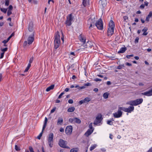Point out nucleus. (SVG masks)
Instances as JSON below:
<instances>
[{"instance_id":"nucleus-1","label":"nucleus","mask_w":152,"mask_h":152,"mask_svg":"<svg viewBox=\"0 0 152 152\" xmlns=\"http://www.w3.org/2000/svg\"><path fill=\"white\" fill-rule=\"evenodd\" d=\"M60 45V36L59 32L57 31L55 34L54 39V48H58Z\"/></svg>"},{"instance_id":"nucleus-2","label":"nucleus","mask_w":152,"mask_h":152,"mask_svg":"<svg viewBox=\"0 0 152 152\" xmlns=\"http://www.w3.org/2000/svg\"><path fill=\"white\" fill-rule=\"evenodd\" d=\"M96 21V19L94 15L91 16L88 20V25L89 26V28L90 30H92V28L94 27L95 22Z\"/></svg>"},{"instance_id":"nucleus-3","label":"nucleus","mask_w":152,"mask_h":152,"mask_svg":"<svg viewBox=\"0 0 152 152\" xmlns=\"http://www.w3.org/2000/svg\"><path fill=\"white\" fill-rule=\"evenodd\" d=\"M143 101L142 99H137L134 100L130 101L126 103V104L131 106H137L141 104Z\"/></svg>"},{"instance_id":"nucleus-4","label":"nucleus","mask_w":152,"mask_h":152,"mask_svg":"<svg viewBox=\"0 0 152 152\" xmlns=\"http://www.w3.org/2000/svg\"><path fill=\"white\" fill-rule=\"evenodd\" d=\"M34 32H32V33L31 34V35L28 36V37L27 41H24L23 45L24 47L26 46L27 44L29 45L32 44L34 39Z\"/></svg>"},{"instance_id":"nucleus-5","label":"nucleus","mask_w":152,"mask_h":152,"mask_svg":"<svg viewBox=\"0 0 152 152\" xmlns=\"http://www.w3.org/2000/svg\"><path fill=\"white\" fill-rule=\"evenodd\" d=\"M122 109L121 107L119 106L118 111L117 112L113 113V115L115 118H118L121 117L122 115Z\"/></svg>"},{"instance_id":"nucleus-6","label":"nucleus","mask_w":152,"mask_h":152,"mask_svg":"<svg viewBox=\"0 0 152 152\" xmlns=\"http://www.w3.org/2000/svg\"><path fill=\"white\" fill-rule=\"evenodd\" d=\"M74 17L71 14H69L67 17V20L66 22V24L68 26H70L72 24V22L74 21Z\"/></svg>"},{"instance_id":"nucleus-7","label":"nucleus","mask_w":152,"mask_h":152,"mask_svg":"<svg viewBox=\"0 0 152 152\" xmlns=\"http://www.w3.org/2000/svg\"><path fill=\"white\" fill-rule=\"evenodd\" d=\"M48 142L49 146L52 147L53 145V134L52 133H50L48 136Z\"/></svg>"},{"instance_id":"nucleus-8","label":"nucleus","mask_w":152,"mask_h":152,"mask_svg":"<svg viewBox=\"0 0 152 152\" xmlns=\"http://www.w3.org/2000/svg\"><path fill=\"white\" fill-rule=\"evenodd\" d=\"M121 107L122 109V111L129 113H131L132 112H133L134 110V107L132 106H130L127 108L123 107Z\"/></svg>"},{"instance_id":"nucleus-9","label":"nucleus","mask_w":152,"mask_h":152,"mask_svg":"<svg viewBox=\"0 0 152 152\" xmlns=\"http://www.w3.org/2000/svg\"><path fill=\"white\" fill-rule=\"evenodd\" d=\"M95 26L99 30H102L103 28V24L101 19H99L95 24Z\"/></svg>"},{"instance_id":"nucleus-10","label":"nucleus","mask_w":152,"mask_h":152,"mask_svg":"<svg viewBox=\"0 0 152 152\" xmlns=\"http://www.w3.org/2000/svg\"><path fill=\"white\" fill-rule=\"evenodd\" d=\"M79 39L80 41L83 43V45H81V46L80 49H79V50H82L83 49V45H84L85 44V43L86 42V39L85 37L83 36H82V35L80 34V35L79 36Z\"/></svg>"},{"instance_id":"nucleus-11","label":"nucleus","mask_w":152,"mask_h":152,"mask_svg":"<svg viewBox=\"0 0 152 152\" xmlns=\"http://www.w3.org/2000/svg\"><path fill=\"white\" fill-rule=\"evenodd\" d=\"M47 121H48L47 118L46 117L45 118V120L44 122V125L43 126L42 132L41 133H40L39 135L37 137V138L38 139H39V140L40 139L41 136H42L43 132L46 126Z\"/></svg>"},{"instance_id":"nucleus-12","label":"nucleus","mask_w":152,"mask_h":152,"mask_svg":"<svg viewBox=\"0 0 152 152\" xmlns=\"http://www.w3.org/2000/svg\"><path fill=\"white\" fill-rule=\"evenodd\" d=\"M67 142L66 141H64L62 139H60L59 140V144L61 147L64 148H66V145Z\"/></svg>"},{"instance_id":"nucleus-13","label":"nucleus","mask_w":152,"mask_h":152,"mask_svg":"<svg viewBox=\"0 0 152 152\" xmlns=\"http://www.w3.org/2000/svg\"><path fill=\"white\" fill-rule=\"evenodd\" d=\"M93 47V45L92 42L90 41H88L86 43V44H85L83 48V49L84 48H92Z\"/></svg>"},{"instance_id":"nucleus-14","label":"nucleus","mask_w":152,"mask_h":152,"mask_svg":"<svg viewBox=\"0 0 152 152\" xmlns=\"http://www.w3.org/2000/svg\"><path fill=\"white\" fill-rule=\"evenodd\" d=\"M102 117V115L101 114L98 115L96 117V119L94 122V124L97 125L100 123L101 121Z\"/></svg>"},{"instance_id":"nucleus-15","label":"nucleus","mask_w":152,"mask_h":152,"mask_svg":"<svg viewBox=\"0 0 152 152\" xmlns=\"http://www.w3.org/2000/svg\"><path fill=\"white\" fill-rule=\"evenodd\" d=\"M72 131V127L71 126H67L65 132L66 134L70 135Z\"/></svg>"},{"instance_id":"nucleus-16","label":"nucleus","mask_w":152,"mask_h":152,"mask_svg":"<svg viewBox=\"0 0 152 152\" xmlns=\"http://www.w3.org/2000/svg\"><path fill=\"white\" fill-rule=\"evenodd\" d=\"M114 28H108L107 32V35L108 36H111L113 34Z\"/></svg>"},{"instance_id":"nucleus-17","label":"nucleus","mask_w":152,"mask_h":152,"mask_svg":"<svg viewBox=\"0 0 152 152\" xmlns=\"http://www.w3.org/2000/svg\"><path fill=\"white\" fill-rule=\"evenodd\" d=\"M33 23L32 22H31L29 23L28 27V29L29 31V32H31V33H32V32H34L33 31Z\"/></svg>"},{"instance_id":"nucleus-18","label":"nucleus","mask_w":152,"mask_h":152,"mask_svg":"<svg viewBox=\"0 0 152 152\" xmlns=\"http://www.w3.org/2000/svg\"><path fill=\"white\" fill-rule=\"evenodd\" d=\"M109 27L112 28H114L115 24L114 22L112 20H110L109 23Z\"/></svg>"},{"instance_id":"nucleus-19","label":"nucleus","mask_w":152,"mask_h":152,"mask_svg":"<svg viewBox=\"0 0 152 152\" xmlns=\"http://www.w3.org/2000/svg\"><path fill=\"white\" fill-rule=\"evenodd\" d=\"M93 130H91L90 129H88L85 133V135L86 136L88 137L93 132Z\"/></svg>"},{"instance_id":"nucleus-20","label":"nucleus","mask_w":152,"mask_h":152,"mask_svg":"<svg viewBox=\"0 0 152 152\" xmlns=\"http://www.w3.org/2000/svg\"><path fill=\"white\" fill-rule=\"evenodd\" d=\"M148 28L146 27H144V28L142 30V31L143 32L142 34V35L143 36H146L147 35L148 33L147 32L148 30Z\"/></svg>"},{"instance_id":"nucleus-21","label":"nucleus","mask_w":152,"mask_h":152,"mask_svg":"<svg viewBox=\"0 0 152 152\" xmlns=\"http://www.w3.org/2000/svg\"><path fill=\"white\" fill-rule=\"evenodd\" d=\"M126 50V47L122 48H121L120 50L118 52V53H124Z\"/></svg>"},{"instance_id":"nucleus-22","label":"nucleus","mask_w":152,"mask_h":152,"mask_svg":"<svg viewBox=\"0 0 152 152\" xmlns=\"http://www.w3.org/2000/svg\"><path fill=\"white\" fill-rule=\"evenodd\" d=\"M54 87V85H51L50 86H49V87H48L46 89V91L48 92L50 91L51 90L53 89Z\"/></svg>"},{"instance_id":"nucleus-23","label":"nucleus","mask_w":152,"mask_h":152,"mask_svg":"<svg viewBox=\"0 0 152 152\" xmlns=\"http://www.w3.org/2000/svg\"><path fill=\"white\" fill-rule=\"evenodd\" d=\"M63 122V119L62 118H59L58 120L57 124L58 125H61L62 124Z\"/></svg>"},{"instance_id":"nucleus-24","label":"nucleus","mask_w":152,"mask_h":152,"mask_svg":"<svg viewBox=\"0 0 152 152\" xmlns=\"http://www.w3.org/2000/svg\"><path fill=\"white\" fill-rule=\"evenodd\" d=\"M75 110V108L73 107H72L68 109L67 111L69 112H72Z\"/></svg>"},{"instance_id":"nucleus-25","label":"nucleus","mask_w":152,"mask_h":152,"mask_svg":"<svg viewBox=\"0 0 152 152\" xmlns=\"http://www.w3.org/2000/svg\"><path fill=\"white\" fill-rule=\"evenodd\" d=\"M97 144H94L92 145L91 146L90 148V151H92L95 149L97 146Z\"/></svg>"},{"instance_id":"nucleus-26","label":"nucleus","mask_w":152,"mask_h":152,"mask_svg":"<svg viewBox=\"0 0 152 152\" xmlns=\"http://www.w3.org/2000/svg\"><path fill=\"white\" fill-rule=\"evenodd\" d=\"M109 95V94L108 92H105L103 96L104 98L106 99L108 98Z\"/></svg>"},{"instance_id":"nucleus-27","label":"nucleus","mask_w":152,"mask_h":152,"mask_svg":"<svg viewBox=\"0 0 152 152\" xmlns=\"http://www.w3.org/2000/svg\"><path fill=\"white\" fill-rule=\"evenodd\" d=\"M81 121L80 119L77 118H75V123L80 124L81 123Z\"/></svg>"},{"instance_id":"nucleus-28","label":"nucleus","mask_w":152,"mask_h":152,"mask_svg":"<svg viewBox=\"0 0 152 152\" xmlns=\"http://www.w3.org/2000/svg\"><path fill=\"white\" fill-rule=\"evenodd\" d=\"M83 100L85 103L88 102L91 100L90 98L88 97L86 98Z\"/></svg>"},{"instance_id":"nucleus-29","label":"nucleus","mask_w":152,"mask_h":152,"mask_svg":"<svg viewBox=\"0 0 152 152\" xmlns=\"http://www.w3.org/2000/svg\"><path fill=\"white\" fill-rule=\"evenodd\" d=\"M75 118H70L69 119V122L71 123H75Z\"/></svg>"},{"instance_id":"nucleus-30","label":"nucleus","mask_w":152,"mask_h":152,"mask_svg":"<svg viewBox=\"0 0 152 152\" xmlns=\"http://www.w3.org/2000/svg\"><path fill=\"white\" fill-rule=\"evenodd\" d=\"M125 67L124 64H122L119 65L117 67V69H121L123 67Z\"/></svg>"},{"instance_id":"nucleus-31","label":"nucleus","mask_w":152,"mask_h":152,"mask_svg":"<svg viewBox=\"0 0 152 152\" xmlns=\"http://www.w3.org/2000/svg\"><path fill=\"white\" fill-rule=\"evenodd\" d=\"M87 0H83L82 4L85 7H86L87 5Z\"/></svg>"},{"instance_id":"nucleus-32","label":"nucleus","mask_w":152,"mask_h":152,"mask_svg":"<svg viewBox=\"0 0 152 152\" xmlns=\"http://www.w3.org/2000/svg\"><path fill=\"white\" fill-rule=\"evenodd\" d=\"M107 124L110 125H112L113 124V123L112 122V120H110L107 121Z\"/></svg>"},{"instance_id":"nucleus-33","label":"nucleus","mask_w":152,"mask_h":152,"mask_svg":"<svg viewBox=\"0 0 152 152\" xmlns=\"http://www.w3.org/2000/svg\"><path fill=\"white\" fill-rule=\"evenodd\" d=\"M1 10L4 13H6L7 11V9L4 8H0Z\"/></svg>"},{"instance_id":"nucleus-34","label":"nucleus","mask_w":152,"mask_h":152,"mask_svg":"<svg viewBox=\"0 0 152 152\" xmlns=\"http://www.w3.org/2000/svg\"><path fill=\"white\" fill-rule=\"evenodd\" d=\"M78 149L77 148L72 149L70 150V152H77Z\"/></svg>"},{"instance_id":"nucleus-35","label":"nucleus","mask_w":152,"mask_h":152,"mask_svg":"<svg viewBox=\"0 0 152 152\" xmlns=\"http://www.w3.org/2000/svg\"><path fill=\"white\" fill-rule=\"evenodd\" d=\"M15 149L17 151H19L20 150V147L17 145H15Z\"/></svg>"},{"instance_id":"nucleus-36","label":"nucleus","mask_w":152,"mask_h":152,"mask_svg":"<svg viewBox=\"0 0 152 152\" xmlns=\"http://www.w3.org/2000/svg\"><path fill=\"white\" fill-rule=\"evenodd\" d=\"M9 4V0H6L5 2V5L6 6H8Z\"/></svg>"},{"instance_id":"nucleus-37","label":"nucleus","mask_w":152,"mask_h":152,"mask_svg":"<svg viewBox=\"0 0 152 152\" xmlns=\"http://www.w3.org/2000/svg\"><path fill=\"white\" fill-rule=\"evenodd\" d=\"M9 40L8 39H7L4 40V41H3L2 42V43H4V44H5L7 42L9 41Z\"/></svg>"},{"instance_id":"nucleus-38","label":"nucleus","mask_w":152,"mask_h":152,"mask_svg":"<svg viewBox=\"0 0 152 152\" xmlns=\"http://www.w3.org/2000/svg\"><path fill=\"white\" fill-rule=\"evenodd\" d=\"M72 56H75V53L74 52H72L70 53V54H69V57H72Z\"/></svg>"},{"instance_id":"nucleus-39","label":"nucleus","mask_w":152,"mask_h":152,"mask_svg":"<svg viewBox=\"0 0 152 152\" xmlns=\"http://www.w3.org/2000/svg\"><path fill=\"white\" fill-rule=\"evenodd\" d=\"M89 128L91 129L92 130H93V126H92V123H91L89 125Z\"/></svg>"},{"instance_id":"nucleus-40","label":"nucleus","mask_w":152,"mask_h":152,"mask_svg":"<svg viewBox=\"0 0 152 152\" xmlns=\"http://www.w3.org/2000/svg\"><path fill=\"white\" fill-rule=\"evenodd\" d=\"M139 39V38L138 37H137L135 39L134 41V42L135 43H137L138 42V40Z\"/></svg>"},{"instance_id":"nucleus-41","label":"nucleus","mask_w":152,"mask_h":152,"mask_svg":"<svg viewBox=\"0 0 152 152\" xmlns=\"http://www.w3.org/2000/svg\"><path fill=\"white\" fill-rule=\"evenodd\" d=\"M29 149L30 152H34L33 150V148L31 146L29 147Z\"/></svg>"},{"instance_id":"nucleus-42","label":"nucleus","mask_w":152,"mask_h":152,"mask_svg":"<svg viewBox=\"0 0 152 152\" xmlns=\"http://www.w3.org/2000/svg\"><path fill=\"white\" fill-rule=\"evenodd\" d=\"M11 10H8L7 12V14L8 16H10L11 14H12V12L11 11Z\"/></svg>"},{"instance_id":"nucleus-43","label":"nucleus","mask_w":152,"mask_h":152,"mask_svg":"<svg viewBox=\"0 0 152 152\" xmlns=\"http://www.w3.org/2000/svg\"><path fill=\"white\" fill-rule=\"evenodd\" d=\"M134 55H127L126 56V57L128 58H130L131 57L133 56Z\"/></svg>"},{"instance_id":"nucleus-44","label":"nucleus","mask_w":152,"mask_h":152,"mask_svg":"<svg viewBox=\"0 0 152 152\" xmlns=\"http://www.w3.org/2000/svg\"><path fill=\"white\" fill-rule=\"evenodd\" d=\"M64 92L61 93L60 95L59 96L58 98L60 99L61 97L62 96L64 95Z\"/></svg>"},{"instance_id":"nucleus-45","label":"nucleus","mask_w":152,"mask_h":152,"mask_svg":"<svg viewBox=\"0 0 152 152\" xmlns=\"http://www.w3.org/2000/svg\"><path fill=\"white\" fill-rule=\"evenodd\" d=\"M13 7L11 5H10L8 7V10H12Z\"/></svg>"},{"instance_id":"nucleus-46","label":"nucleus","mask_w":152,"mask_h":152,"mask_svg":"<svg viewBox=\"0 0 152 152\" xmlns=\"http://www.w3.org/2000/svg\"><path fill=\"white\" fill-rule=\"evenodd\" d=\"M33 57H32L29 60V63H32L33 61Z\"/></svg>"},{"instance_id":"nucleus-47","label":"nucleus","mask_w":152,"mask_h":152,"mask_svg":"<svg viewBox=\"0 0 152 152\" xmlns=\"http://www.w3.org/2000/svg\"><path fill=\"white\" fill-rule=\"evenodd\" d=\"M7 50V48H5L2 49L1 50L3 52H4L6 51Z\"/></svg>"},{"instance_id":"nucleus-48","label":"nucleus","mask_w":152,"mask_h":152,"mask_svg":"<svg viewBox=\"0 0 152 152\" xmlns=\"http://www.w3.org/2000/svg\"><path fill=\"white\" fill-rule=\"evenodd\" d=\"M56 107H54L50 111V113H53L56 110Z\"/></svg>"},{"instance_id":"nucleus-49","label":"nucleus","mask_w":152,"mask_h":152,"mask_svg":"<svg viewBox=\"0 0 152 152\" xmlns=\"http://www.w3.org/2000/svg\"><path fill=\"white\" fill-rule=\"evenodd\" d=\"M68 102L69 104H72L73 102V101L72 99H69L68 100Z\"/></svg>"},{"instance_id":"nucleus-50","label":"nucleus","mask_w":152,"mask_h":152,"mask_svg":"<svg viewBox=\"0 0 152 152\" xmlns=\"http://www.w3.org/2000/svg\"><path fill=\"white\" fill-rule=\"evenodd\" d=\"M152 16V11H150L148 15V17H150V18Z\"/></svg>"},{"instance_id":"nucleus-51","label":"nucleus","mask_w":152,"mask_h":152,"mask_svg":"<svg viewBox=\"0 0 152 152\" xmlns=\"http://www.w3.org/2000/svg\"><path fill=\"white\" fill-rule=\"evenodd\" d=\"M79 103L80 105H81L83 103H85L84 102V100H82L80 101L79 102Z\"/></svg>"},{"instance_id":"nucleus-52","label":"nucleus","mask_w":152,"mask_h":152,"mask_svg":"<svg viewBox=\"0 0 152 152\" xmlns=\"http://www.w3.org/2000/svg\"><path fill=\"white\" fill-rule=\"evenodd\" d=\"M14 33H12L11 35L10 36V37L7 38L9 40H10V39L11 38V37H13V36H14Z\"/></svg>"},{"instance_id":"nucleus-53","label":"nucleus","mask_w":152,"mask_h":152,"mask_svg":"<svg viewBox=\"0 0 152 152\" xmlns=\"http://www.w3.org/2000/svg\"><path fill=\"white\" fill-rule=\"evenodd\" d=\"M91 86V84L90 83H85L84 85V86H85V87H86V86Z\"/></svg>"},{"instance_id":"nucleus-54","label":"nucleus","mask_w":152,"mask_h":152,"mask_svg":"<svg viewBox=\"0 0 152 152\" xmlns=\"http://www.w3.org/2000/svg\"><path fill=\"white\" fill-rule=\"evenodd\" d=\"M101 3H102V4L103 6L104 7V6H105L106 5V4L105 3V1H104V3H103V1L102 0H101Z\"/></svg>"},{"instance_id":"nucleus-55","label":"nucleus","mask_w":152,"mask_h":152,"mask_svg":"<svg viewBox=\"0 0 152 152\" xmlns=\"http://www.w3.org/2000/svg\"><path fill=\"white\" fill-rule=\"evenodd\" d=\"M94 80L96 81L97 82V81H100L102 80L101 79H98V78H96Z\"/></svg>"},{"instance_id":"nucleus-56","label":"nucleus","mask_w":152,"mask_h":152,"mask_svg":"<svg viewBox=\"0 0 152 152\" xmlns=\"http://www.w3.org/2000/svg\"><path fill=\"white\" fill-rule=\"evenodd\" d=\"M86 88V87H85V86H82L80 87H79V89L80 90L82 89H84Z\"/></svg>"},{"instance_id":"nucleus-57","label":"nucleus","mask_w":152,"mask_h":152,"mask_svg":"<svg viewBox=\"0 0 152 152\" xmlns=\"http://www.w3.org/2000/svg\"><path fill=\"white\" fill-rule=\"evenodd\" d=\"M150 18V17H148V16L146 17L145 19V20L146 21H147V22H148L149 21V19Z\"/></svg>"},{"instance_id":"nucleus-58","label":"nucleus","mask_w":152,"mask_h":152,"mask_svg":"<svg viewBox=\"0 0 152 152\" xmlns=\"http://www.w3.org/2000/svg\"><path fill=\"white\" fill-rule=\"evenodd\" d=\"M28 1L30 2V3H31V2L32 1V3H36V1H34V0H28Z\"/></svg>"},{"instance_id":"nucleus-59","label":"nucleus","mask_w":152,"mask_h":152,"mask_svg":"<svg viewBox=\"0 0 152 152\" xmlns=\"http://www.w3.org/2000/svg\"><path fill=\"white\" fill-rule=\"evenodd\" d=\"M4 54V52H3L1 54L0 58H3Z\"/></svg>"},{"instance_id":"nucleus-60","label":"nucleus","mask_w":152,"mask_h":152,"mask_svg":"<svg viewBox=\"0 0 152 152\" xmlns=\"http://www.w3.org/2000/svg\"><path fill=\"white\" fill-rule=\"evenodd\" d=\"M125 64L126 65L128 66H131L132 65V64H131L127 62Z\"/></svg>"},{"instance_id":"nucleus-61","label":"nucleus","mask_w":152,"mask_h":152,"mask_svg":"<svg viewBox=\"0 0 152 152\" xmlns=\"http://www.w3.org/2000/svg\"><path fill=\"white\" fill-rule=\"evenodd\" d=\"M147 152H152V147L149 149Z\"/></svg>"},{"instance_id":"nucleus-62","label":"nucleus","mask_w":152,"mask_h":152,"mask_svg":"<svg viewBox=\"0 0 152 152\" xmlns=\"http://www.w3.org/2000/svg\"><path fill=\"white\" fill-rule=\"evenodd\" d=\"M60 131L61 132H63L64 131V129L62 128H61L60 129Z\"/></svg>"},{"instance_id":"nucleus-63","label":"nucleus","mask_w":152,"mask_h":152,"mask_svg":"<svg viewBox=\"0 0 152 152\" xmlns=\"http://www.w3.org/2000/svg\"><path fill=\"white\" fill-rule=\"evenodd\" d=\"M145 7V6L143 4H142L140 6V8L142 9H143Z\"/></svg>"},{"instance_id":"nucleus-64","label":"nucleus","mask_w":152,"mask_h":152,"mask_svg":"<svg viewBox=\"0 0 152 152\" xmlns=\"http://www.w3.org/2000/svg\"><path fill=\"white\" fill-rule=\"evenodd\" d=\"M2 79V74H0V81H1Z\"/></svg>"}]
</instances>
